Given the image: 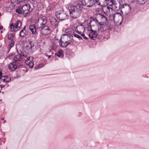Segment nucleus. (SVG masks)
Returning <instances> with one entry per match:
<instances>
[{
	"instance_id": "21",
	"label": "nucleus",
	"mask_w": 149,
	"mask_h": 149,
	"mask_svg": "<svg viewBox=\"0 0 149 149\" xmlns=\"http://www.w3.org/2000/svg\"><path fill=\"white\" fill-rule=\"evenodd\" d=\"M27 34L26 31L22 30L19 33V36L21 37H26Z\"/></svg>"
},
{
	"instance_id": "11",
	"label": "nucleus",
	"mask_w": 149,
	"mask_h": 149,
	"mask_svg": "<svg viewBox=\"0 0 149 149\" xmlns=\"http://www.w3.org/2000/svg\"><path fill=\"white\" fill-rule=\"evenodd\" d=\"M49 20L51 25L53 27L56 28L57 27L58 24V22L54 17H51L49 18Z\"/></svg>"
},
{
	"instance_id": "43",
	"label": "nucleus",
	"mask_w": 149,
	"mask_h": 149,
	"mask_svg": "<svg viewBox=\"0 0 149 149\" xmlns=\"http://www.w3.org/2000/svg\"><path fill=\"white\" fill-rule=\"evenodd\" d=\"M1 92V91L0 90V93Z\"/></svg>"
},
{
	"instance_id": "18",
	"label": "nucleus",
	"mask_w": 149,
	"mask_h": 149,
	"mask_svg": "<svg viewBox=\"0 0 149 149\" xmlns=\"http://www.w3.org/2000/svg\"><path fill=\"white\" fill-rule=\"evenodd\" d=\"M10 30L11 31H17V28L16 27L15 24L13 23H11L10 25Z\"/></svg>"
},
{
	"instance_id": "26",
	"label": "nucleus",
	"mask_w": 149,
	"mask_h": 149,
	"mask_svg": "<svg viewBox=\"0 0 149 149\" xmlns=\"http://www.w3.org/2000/svg\"><path fill=\"white\" fill-rule=\"evenodd\" d=\"M101 21L103 22V23H105V24L107 22V18L103 15H102Z\"/></svg>"
},
{
	"instance_id": "41",
	"label": "nucleus",
	"mask_w": 149,
	"mask_h": 149,
	"mask_svg": "<svg viewBox=\"0 0 149 149\" xmlns=\"http://www.w3.org/2000/svg\"><path fill=\"white\" fill-rule=\"evenodd\" d=\"M1 33H3V31H1Z\"/></svg>"
},
{
	"instance_id": "2",
	"label": "nucleus",
	"mask_w": 149,
	"mask_h": 149,
	"mask_svg": "<svg viewBox=\"0 0 149 149\" xmlns=\"http://www.w3.org/2000/svg\"><path fill=\"white\" fill-rule=\"evenodd\" d=\"M32 10L30 6L27 4L23 6L21 8H17L15 11L19 14L23 15L24 17H26L29 15Z\"/></svg>"
},
{
	"instance_id": "22",
	"label": "nucleus",
	"mask_w": 149,
	"mask_h": 149,
	"mask_svg": "<svg viewBox=\"0 0 149 149\" xmlns=\"http://www.w3.org/2000/svg\"><path fill=\"white\" fill-rule=\"evenodd\" d=\"M115 3V2L113 0H107L106 1V5H107L109 6H112Z\"/></svg>"
},
{
	"instance_id": "39",
	"label": "nucleus",
	"mask_w": 149,
	"mask_h": 149,
	"mask_svg": "<svg viewBox=\"0 0 149 149\" xmlns=\"http://www.w3.org/2000/svg\"><path fill=\"white\" fill-rule=\"evenodd\" d=\"M1 119L2 120H4V118L3 117H2Z\"/></svg>"
},
{
	"instance_id": "4",
	"label": "nucleus",
	"mask_w": 149,
	"mask_h": 149,
	"mask_svg": "<svg viewBox=\"0 0 149 149\" xmlns=\"http://www.w3.org/2000/svg\"><path fill=\"white\" fill-rule=\"evenodd\" d=\"M119 8H120L121 11L122 13L126 15L130 13L131 10L130 5L126 3L121 4L119 3Z\"/></svg>"
},
{
	"instance_id": "9",
	"label": "nucleus",
	"mask_w": 149,
	"mask_h": 149,
	"mask_svg": "<svg viewBox=\"0 0 149 149\" xmlns=\"http://www.w3.org/2000/svg\"><path fill=\"white\" fill-rule=\"evenodd\" d=\"M27 58L25 60V63L26 64L29 66L30 67L32 68L34 65V62L33 61V58L32 56H28L26 57Z\"/></svg>"
},
{
	"instance_id": "10",
	"label": "nucleus",
	"mask_w": 149,
	"mask_h": 149,
	"mask_svg": "<svg viewBox=\"0 0 149 149\" xmlns=\"http://www.w3.org/2000/svg\"><path fill=\"white\" fill-rule=\"evenodd\" d=\"M89 36V38L95 40L96 38L97 34L95 31L93 30L92 29H89L88 30Z\"/></svg>"
},
{
	"instance_id": "44",
	"label": "nucleus",
	"mask_w": 149,
	"mask_h": 149,
	"mask_svg": "<svg viewBox=\"0 0 149 149\" xmlns=\"http://www.w3.org/2000/svg\"><path fill=\"white\" fill-rule=\"evenodd\" d=\"M114 0H113V1H114Z\"/></svg>"
},
{
	"instance_id": "37",
	"label": "nucleus",
	"mask_w": 149,
	"mask_h": 149,
	"mask_svg": "<svg viewBox=\"0 0 149 149\" xmlns=\"http://www.w3.org/2000/svg\"><path fill=\"white\" fill-rule=\"evenodd\" d=\"M47 56L48 57V59H49L50 58L51 56L47 55Z\"/></svg>"
},
{
	"instance_id": "1",
	"label": "nucleus",
	"mask_w": 149,
	"mask_h": 149,
	"mask_svg": "<svg viewBox=\"0 0 149 149\" xmlns=\"http://www.w3.org/2000/svg\"><path fill=\"white\" fill-rule=\"evenodd\" d=\"M82 3L78 0L74 1V5H70L68 8L71 16L74 19L78 18L81 13L83 8Z\"/></svg>"
},
{
	"instance_id": "19",
	"label": "nucleus",
	"mask_w": 149,
	"mask_h": 149,
	"mask_svg": "<svg viewBox=\"0 0 149 149\" xmlns=\"http://www.w3.org/2000/svg\"><path fill=\"white\" fill-rule=\"evenodd\" d=\"M102 16V15L100 13L97 14L96 15L95 20L97 23L98 22H99V20H101Z\"/></svg>"
},
{
	"instance_id": "42",
	"label": "nucleus",
	"mask_w": 149,
	"mask_h": 149,
	"mask_svg": "<svg viewBox=\"0 0 149 149\" xmlns=\"http://www.w3.org/2000/svg\"><path fill=\"white\" fill-rule=\"evenodd\" d=\"M1 15V13H0V16Z\"/></svg>"
},
{
	"instance_id": "38",
	"label": "nucleus",
	"mask_w": 149,
	"mask_h": 149,
	"mask_svg": "<svg viewBox=\"0 0 149 149\" xmlns=\"http://www.w3.org/2000/svg\"><path fill=\"white\" fill-rule=\"evenodd\" d=\"M0 86L2 88H3V87H4V86H2V85H0Z\"/></svg>"
},
{
	"instance_id": "27",
	"label": "nucleus",
	"mask_w": 149,
	"mask_h": 149,
	"mask_svg": "<svg viewBox=\"0 0 149 149\" xmlns=\"http://www.w3.org/2000/svg\"><path fill=\"white\" fill-rule=\"evenodd\" d=\"M33 46V45L32 44V42L31 41H29V44L27 45L26 46L27 48H28V49H31L32 47Z\"/></svg>"
},
{
	"instance_id": "17",
	"label": "nucleus",
	"mask_w": 149,
	"mask_h": 149,
	"mask_svg": "<svg viewBox=\"0 0 149 149\" xmlns=\"http://www.w3.org/2000/svg\"><path fill=\"white\" fill-rule=\"evenodd\" d=\"M29 29L33 34H35L36 33L37 28L35 25L34 24L31 25L29 27Z\"/></svg>"
},
{
	"instance_id": "14",
	"label": "nucleus",
	"mask_w": 149,
	"mask_h": 149,
	"mask_svg": "<svg viewBox=\"0 0 149 149\" xmlns=\"http://www.w3.org/2000/svg\"><path fill=\"white\" fill-rule=\"evenodd\" d=\"M97 25L98 26V31L101 32L105 31L107 29L106 26L104 24H102L101 22H98L97 23Z\"/></svg>"
},
{
	"instance_id": "31",
	"label": "nucleus",
	"mask_w": 149,
	"mask_h": 149,
	"mask_svg": "<svg viewBox=\"0 0 149 149\" xmlns=\"http://www.w3.org/2000/svg\"><path fill=\"white\" fill-rule=\"evenodd\" d=\"M44 65L42 63H40L39 64L37 67H35L34 69L35 70H36L37 69H39L41 68Z\"/></svg>"
},
{
	"instance_id": "15",
	"label": "nucleus",
	"mask_w": 149,
	"mask_h": 149,
	"mask_svg": "<svg viewBox=\"0 0 149 149\" xmlns=\"http://www.w3.org/2000/svg\"><path fill=\"white\" fill-rule=\"evenodd\" d=\"M107 0H95L96 5L103 7L106 5Z\"/></svg>"
},
{
	"instance_id": "36",
	"label": "nucleus",
	"mask_w": 149,
	"mask_h": 149,
	"mask_svg": "<svg viewBox=\"0 0 149 149\" xmlns=\"http://www.w3.org/2000/svg\"><path fill=\"white\" fill-rule=\"evenodd\" d=\"M3 28V26H0V30L2 29Z\"/></svg>"
},
{
	"instance_id": "20",
	"label": "nucleus",
	"mask_w": 149,
	"mask_h": 149,
	"mask_svg": "<svg viewBox=\"0 0 149 149\" xmlns=\"http://www.w3.org/2000/svg\"><path fill=\"white\" fill-rule=\"evenodd\" d=\"M15 24L17 28V30H18V28L19 29L22 26V22L20 20H17L15 23Z\"/></svg>"
},
{
	"instance_id": "3",
	"label": "nucleus",
	"mask_w": 149,
	"mask_h": 149,
	"mask_svg": "<svg viewBox=\"0 0 149 149\" xmlns=\"http://www.w3.org/2000/svg\"><path fill=\"white\" fill-rule=\"evenodd\" d=\"M109 19L113 21L116 25L121 24L123 20V17L119 13H116L114 14H111L109 16Z\"/></svg>"
},
{
	"instance_id": "34",
	"label": "nucleus",
	"mask_w": 149,
	"mask_h": 149,
	"mask_svg": "<svg viewBox=\"0 0 149 149\" xmlns=\"http://www.w3.org/2000/svg\"><path fill=\"white\" fill-rule=\"evenodd\" d=\"M83 37V38L86 40H87L88 38L85 36V34L83 33L80 34Z\"/></svg>"
},
{
	"instance_id": "6",
	"label": "nucleus",
	"mask_w": 149,
	"mask_h": 149,
	"mask_svg": "<svg viewBox=\"0 0 149 149\" xmlns=\"http://www.w3.org/2000/svg\"><path fill=\"white\" fill-rule=\"evenodd\" d=\"M47 23V20L45 17L42 16L39 17L36 23L37 29L41 28L42 26L45 25Z\"/></svg>"
},
{
	"instance_id": "29",
	"label": "nucleus",
	"mask_w": 149,
	"mask_h": 149,
	"mask_svg": "<svg viewBox=\"0 0 149 149\" xmlns=\"http://www.w3.org/2000/svg\"><path fill=\"white\" fill-rule=\"evenodd\" d=\"M8 40H13V36L11 33H9L8 35Z\"/></svg>"
},
{
	"instance_id": "24",
	"label": "nucleus",
	"mask_w": 149,
	"mask_h": 149,
	"mask_svg": "<svg viewBox=\"0 0 149 149\" xmlns=\"http://www.w3.org/2000/svg\"><path fill=\"white\" fill-rule=\"evenodd\" d=\"M70 38V37H69L68 35H64L63 38L61 39V41L63 42L64 40H69Z\"/></svg>"
},
{
	"instance_id": "23",
	"label": "nucleus",
	"mask_w": 149,
	"mask_h": 149,
	"mask_svg": "<svg viewBox=\"0 0 149 149\" xmlns=\"http://www.w3.org/2000/svg\"><path fill=\"white\" fill-rule=\"evenodd\" d=\"M5 78V77L4 76H1L0 77V79L1 81H3V82H8L11 81L10 79L8 78V80H7V79H8V78H6V79H3V78Z\"/></svg>"
},
{
	"instance_id": "35",
	"label": "nucleus",
	"mask_w": 149,
	"mask_h": 149,
	"mask_svg": "<svg viewBox=\"0 0 149 149\" xmlns=\"http://www.w3.org/2000/svg\"><path fill=\"white\" fill-rule=\"evenodd\" d=\"M26 26H25L23 28V29L22 30H23V31H26Z\"/></svg>"
},
{
	"instance_id": "25",
	"label": "nucleus",
	"mask_w": 149,
	"mask_h": 149,
	"mask_svg": "<svg viewBox=\"0 0 149 149\" xmlns=\"http://www.w3.org/2000/svg\"><path fill=\"white\" fill-rule=\"evenodd\" d=\"M110 8L109 7L105 6L103 8V11L106 13H109L110 11Z\"/></svg>"
},
{
	"instance_id": "7",
	"label": "nucleus",
	"mask_w": 149,
	"mask_h": 149,
	"mask_svg": "<svg viewBox=\"0 0 149 149\" xmlns=\"http://www.w3.org/2000/svg\"><path fill=\"white\" fill-rule=\"evenodd\" d=\"M40 30V33L42 35L47 36L51 32L49 26L46 25H44L41 27Z\"/></svg>"
},
{
	"instance_id": "30",
	"label": "nucleus",
	"mask_w": 149,
	"mask_h": 149,
	"mask_svg": "<svg viewBox=\"0 0 149 149\" xmlns=\"http://www.w3.org/2000/svg\"><path fill=\"white\" fill-rule=\"evenodd\" d=\"M10 42H9V45L10 48H11L13 46L14 42L13 40H10Z\"/></svg>"
},
{
	"instance_id": "8",
	"label": "nucleus",
	"mask_w": 149,
	"mask_h": 149,
	"mask_svg": "<svg viewBox=\"0 0 149 149\" xmlns=\"http://www.w3.org/2000/svg\"><path fill=\"white\" fill-rule=\"evenodd\" d=\"M28 54L26 53L21 52L20 54L15 55L13 58V60L15 61H20L22 58L27 57Z\"/></svg>"
},
{
	"instance_id": "13",
	"label": "nucleus",
	"mask_w": 149,
	"mask_h": 149,
	"mask_svg": "<svg viewBox=\"0 0 149 149\" xmlns=\"http://www.w3.org/2000/svg\"><path fill=\"white\" fill-rule=\"evenodd\" d=\"M75 31L78 33L80 34L85 31L84 27L82 25L77 26L75 28Z\"/></svg>"
},
{
	"instance_id": "40",
	"label": "nucleus",
	"mask_w": 149,
	"mask_h": 149,
	"mask_svg": "<svg viewBox=\"0 0 149 149\" xmlns=\"http://www.w3.org/2000/svg\"><path fill=\"white\" fill-rule=\"evenodd\" d=\"M1 74H2L1 72H0V76L1 75Z\"/></svg>"
},
{
	"instance_id": "28",
	"label": "nucleus",
	"mask_w": 149,
	"mask_h": 149,
	"mask_svg": "<svg viewBox=\"0 0 149 149\" xmlns=\"http://www.w3.org/2000/svg\"><path fill=\"white\" fill-rule=\"evenodd\" d=\"M63 53V51L61 50H60L58 52L56 53L55 55L57 56L58 57H59L61 56Z\"/></svg>"
},
{
	"instance_id": "5",
	"label": "nucleus",
	"mask_w": 149,
	"mask_h": 149,
	"mask_svg": "<svg viewBox=\"0 0 149 149\" xmlns=\"http://www.w3.org/2000/svg\"><path fill=\"white\" fill-rule=\"evenodd\" d=\"M57 18L61 21L68 19L69 16L63 10H58L55 13Z\"/></svg>"
},
{
	"instance_id": "16",
	"label": "nucleus",
	"mask_w": 149,
	"mask_h": 149,
	"mask_svg": "<svg viewBox=\"0 0 149 149\" xmlns=\"http://www.w3.org/2000/svg\"><path fill=\"white\" fill-rule=\"evenodd\" d=\"M19 68L18 66L15 63H10L8 66V68L11 71L15 70L16 69Z\"/></svg>"
},
{
	"instance_id": "33",
	"label": "nucleus",
	"mask_w": 149,
	"mask_h": 149,
	"mask_svg": "<svg viewBox=\"0 0 149 149\" xmlns=\"http://www.w3.org/2000/svg\"><path fill=\"white\" fill-rule=\"evenodd\" d=\"M74 36L76 38H78L80 40L82 39V38L80 36L77 34H74Z\"/></svg>"
},
{
	"instance_id": "12",
	"label": "nucleus",
	"mask_w": 149,
	"mask_h": 149,
	"mask_svg": "<svg viewBox=\"0 0 149 149\" xmlns=\"http://www.w3.org/2000/svg\"><path fill=\"white\" fill-rule=\"evenodd\" d=\"M72 40H64V41H61V39H60L59 42L60 45L62 47H67L69 44H70Z\"/></svg>"
},
{
	"instance_id": "32",
	"label": "nucleus",
	"mask_w": 149,
	"mask_h": 149,
	"mask_svg": "<svg viewBox=\"0 0 149 149\" xmlns=\"http://www.w3.org/2000/svg\"><path fill=\"white\" fill-rule=\"evenodd\" d=\"M147 0H137L138 2L140 4H143Z\"/></svg>"
}]
</instances>
